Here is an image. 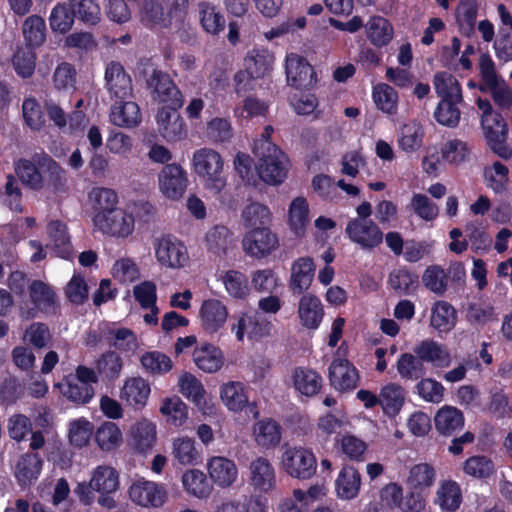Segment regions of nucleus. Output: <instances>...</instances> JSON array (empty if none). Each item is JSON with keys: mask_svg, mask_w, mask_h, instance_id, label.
<instances>
[{"mask_svg": "<svg viewBox=\"0 0 512 512\" xmlns=\"http://www.w3.org/2000/svg\"><path fill=\"white\" fill-rule=\"evenodd\" d=\"M15 173L21 183L31 190H56L65 183L64 169L50 156L35 155L15 163Z\"/></svg>", "mask_w": 512, "mask_h": 512, "instance_id": "nucleus-1", "label": "nucleus"}, {"mask_svg": "<svg viewBox=\"0 0 512 512\" xmlns=\"http://www.w3.org/2000/svg\"><path fill=\"white\" fill-rule=\"evenodd\" d=\"M193 168L202 180L204 187L214 195H219L227 185L224 174V160L219 152L211 148H201L193 153Z\"/></svg>", "mask_w": 512, "mask_h": 512, "instance_id": "nucleus-2", "label": "nucleus"}, {"mask_svg": "<svg viewBox=\"0 0 512 512\" xmlns=\"http://www.w3.org/2000/svg\"><path fill=\"white\" fill-rule=\"evenodd\" d=\"M256 171L259 178L266 184L277 186L284 182L288 173V159L275 145L264 143L259 146Z\"/></svg>", "mask_w": 512, "mask_h": 512, "instance_id": "nucleus-3", "label": "nucleus"}, {"mask_svg": "<svg viewBox=\"0 0 512 512\" xmlns=\"http://www.w3.org/2000/svg\"><path fill=\"white\" fill-rule=\"evenodd\" d=\"M280 464L287 475L300 480L310 479L317 470V459L314 453L303 446L285 445Z\"/></svg>", "mask_w": 512, "mask_h": 512, "instance_id": "nucleus-4", "label": "nucleus"}, {"mask_svg": "<svg viewBox=\"0 0 512 512\" xmlns=\"http://www.w3.org/2000/svg\"><path fill=\"white\" fill-rule=\"evenodd\" d=\"M153 249L159 265L167 269L179 270L189 263L190 257L186 245L175 237L156 238Z\"/></svg>", "mask_w": 512, "mask_h": 512, "instance_id": "nucleus-5", "label": "nucleus"}, {"mask_svg": "<svg viewBox=\"0 0 512 512\" xmlns=\"http://www.w3.org/2000/svg\"><path fill=\"white\" fill-rule=\"evenodd\" d=\"M247 481L256 493L273 492L277 487V474L272 462L264 456L253 458L247 466Z\"/></svg>", "mask_w": 512, "mask_h": 512, "instance_id": "nucleus-6", "label": "nucleus"}, {"mask_svg": "<svg viewBox=\"0 0 512 512\" xmlns=\"http://www.w3.org/2000/svg\"><path fill=\"white\" fill-rule=\"evenodd\" d=\"M242 248L246 255L255 259H264L279 248V239L268 227H256L243 237Z\"/></svg>", "mask_w": 512, "mask_h": 512, "instance_id": "nucleus-7", "label": "nucleus"}, {"mask_svg": "<svg viewBox=\"0 0 512 512\" xmlns=\"http://www.w3.org/2000/svg\"><path fill=\"white\" fill-rule=\"evenodd\" d=\"M346 234L349 239L364 250H372L378 247L384 234L378 224L371 219L354 218L347 223Z\"/></svg>", "mask_w": 512, "mask_h": 512, "instance_id": "nucleus-8", "label": "nucleus"}, {"mask_svg": "<svg viewBox=\"0 0 512 512\" xmlns=\"http://www.w3.org/2000/svg\"><path fill=\"white\" fill-rule=\"evenodd\" d=\"M228 316L227 306L222 300L216 298L205 299L198 311L200 327L209 336H214L223 330Z\"/></svg>", "mask_w": 512, "mask_h": 512, "instance_id": "nucleus-9", "label": "nucleus"}, {"mask_svg": "<svg viewBox=\"0 0 512 512\" xmlns=\"http://www.w3.org/2000/svg\"><path fill=\"white\" fill-rule=\"evenodd\" d=\"M274 55L267 49L255 48L251 50L245 58V72H238L235 75L236 92L241 93L246 89L242 86L248 76L252 78L265 77L272 70Z\"/></svg>", "mask_w": 512, "mask_h": 512, "instance_id": "nucleus-10", "label": "nucleus"}, {"mask_svg": "<svg viewBox=\"0 0 512 512\" xmlns=\"http://www.w3.org/2000/svg\"><path fill=\"white\" fill-rule=\"evenodd\" d=\"M147 85L152 90L153 100L165 104L166 108H180L183 105L181 92L168 74L154 70Z\"/></svg>", "mask_w": 512, "mask_h": 512, "instance_id": "nucleus-11", "label": "nucleus"}, {"mask_svg": "<svg viewBox=\"0 0 512 512\" xmlns=\"http://www.w3.org/2000/svg\"><path fill=\"white\" fill-rule=\"evenodd\" d=\"M481 125L490 148L499 157L508 159L512 150L506 145L507 124L499 113L481 116Z\"/></svg>", "mask_w": 512, "mask_h": 512, "instance_id": "nucleus-12", "label": "nucleus"}, {"mask_svg": "<svg viewBox=\"0 0 512 512\" xmlns=\"http://www.w3.org/2000/svg\"><path fill=\"white\" fill-rule=\"evenodd\" d=\"M205 468L212 485L220 489H229L238 481V466L228 457L211 456L207 459Z\"/></svg>", "mask_w": 512, "mask_h": 512, "instance_id": "nucleus-13", "label": "nucleus"}, {"mask_svg": "<svg viewBox=\"0 0 512 512\" xmlns=\"http://www.w3.org/2000/svg\"><path fill=\"white\" fill-rule=\"evenodd\" d=\"M95 229L115 238H127L134 231V217L125 208H117L93 223Z\"/></svg>", "mask_w": 512, "mask_h": 512, "instance_id": "nucleus-14", "label": "nucleus"}, {"mask_svg": "<svg viewBox=\"0 0 512 512\" xmlns=\"http://www.w3.org/2000/svg\"><path fill=\"white\" fill-rule=\"evenodd\" d=\"M105 87L110 98L115 101H124L133 97V84L131 76L118 62H110L105 69Z\"/></svg>", "mask_w": 512, "mask_h": 512, "instance_id": "nucleus-15", "label": "nucleus"}, {"mask_svg": "<svg viewBox=\"0 0 512 512\" xmlns=\"http://www.w3.org/2000/svg\"><path fill=\"white\" fill-rule=\"evenodd\" d=\"M179 392L204 414L212 415L215 405L211 398L206 396V390L201 381L189 372H183L178 379Z\"/></svg>", "mask_w": 512, "mask_h": 512, "instance_id": "nucleus-16", "label": "nucleus"}, {"mask_svg": "<svg viewBox=\"0 0 512 512\" xmlns=\"http://www.w3.org/2000/svg\"><path fill=\"white\" fill-rule=\"evenodd\" d=\"M130 499L143 507H161L167 500V491L162 484L141 479L129 488Z\"/></svg>", "mask_w": 512, "mask_h": 512, "instance_id": "nucleus-17", "label": "nucleus"}, {"mask_svg": "<svg viewBox=\"0 0 512 512\" xmlns=\"http://www.w3.org/2000/svg\"><path fill=\"white\" fill-rule=\"evenodd\" d=\"M187 175L180 165L167 164L158 175L161 193L170 200H179L187 187Z\"/></svg>", "mask_w": 512, "mask_h": 512, "instance_id": "nucleus-18", "label": "nucleus"}, {"mask_svg": "<svg viewBox=\"0 0 512 512\" xmlns=\"http://www.w3.org/2000/svg\"><path fill=\"white\" fill-rule=\"evenodd\" d=\"M329 380L338 391H350L356 388L359 381L357 369L345 358L340 356V349L329 367Z\"/></svg>", "mask_w": 512, "mask_h": 512, "instance_id": "nucleus-19", "label": "nucleus"}, {"mask_svg": "<svg viewBox=\"0 0 512 512\" xmlns=\"http://www.w3.org/2000/svg\"><path fill=\"white\" fill-rule=\"evenodd\" d=\"M286 76L289 85L298 89L310 88L316 83L313 67L304 57L295 53L286 57Z\"/></svg>", "mask_w": 512, "mask_h": 512, "instance_id": "nucleus-20", "label": "nucleus"}, {"mask_svg": "<svg viewBox=\"0 0 512 512\" xmlns=\"http://www.w3.org/2000/svg\"><path fill=\"white\" fill-rule=\"evenodd\" d=\"M151 393L147 380L142 377L127 378L120 389L119 398L135 410L145 407Z\"/></svg>", "mask_w": 512, "mask_h": 512, "instance_id": "nucleus-21", "label": "nucleus"}, {"mask_svg": "<svg viewBox=\"0 0 512 512\" xmlns=\"http://www.w3.org/2000/svg\"><path fill=\"white\" fill-rule=\"evenodd\" d=\"M297 314L304 328L316 330L324 318V306L316 295L304 293L299 299Z\"/></svg>", "mask_w": 512, "mask_h": 512, "instance_id": "nucleus-22", "label": "nucleus"}, {"mask_svg": "<svg viewBox=\"0 0 512 512\" xmlns=\"http://www.w3.org/2000/svg\"><path fill=\"white\" fill-rule=\"evenodd\" d=\"M282 431L278 422L271 418H264L252 425L251 435L257 447L270 450L280 444Z\"/></svg>", "mask_w": 512, "mask_h": 512, "instance_id": "nucleus-23", "label": "nucleus"}, {"mask_svg": "<svg viewBox=\"0 0 512 512\" xmlns=\"http://www.w3.org/2000/svg\"><path fill=\"white\" fill-rule=\"evenodd\" d=\"M177 109L162 108L157 114L158 131L170 142L179 141L186 136L185 123Z\"/></svg>", "mask_w": 512, "mask_h": 512, "instance_id": "nucleus-24", "label": "nucleus"}, {"mask_svg": "<svg viewBox=\"0 0 512 512\" xmlns=\"http://www.w3.org/2000/svg\"><path fill=\"white\" fill-rule=\"evenodd\" d=\"M315 275L314 261L310 257H301L295 260L291 266V274L288 282L290 291L293 294H303L307 291Z\"/></svg>", "mask_w": 512, "mask_h": 512, "instance_id": "nucleus-25", "label": "nucleus"}, {"mask_svg": "<svg viewBox=\"0 0 512 512\" xmlns=\"http://www.w3.org/2000/svg\"><path fill=\"white\" fill-rule=\"evenodd\" d=\"M414 353L422 363H430L437 368H446L451 365L452 357L446 345L432 339L421 341L414 348Z\"/></svg>", "mask_w": 512, "mask_h": 512, "instance_id": "nucleus-26", "label": "nucleus"}, {"mask_svg": "<svg viewBox=\"0 0 512 512\" xmlns=\"http://www.w3.org/2000/svg\"><path fill=\"white\" fill-rule=\"evenodd\" d=\"M131 445L139 453L146 454L152 450L157 440L155 423L142 418L130 428Z\"/></svg>", "mask_w": 512, "mask_h": 512, "instance_id": "nucleus-27", "label": "nucleus"}, {"mask_svg": "<svg viewBox=\"0 0 512 512\" xmlns=\"http://www.w3.org/2000/svg\"><path fill=\"white\" fill-rule=\"evenodd\" d=\"M406 396V390L398 383L389 382L383 385L379 392L383 414L389 418H395L402 410Z\"/></svg>", "mask_w": 512, "mask_h": 512, "instance_id": "nucleus-28", "label": "nucleus"}, {"mask_svg": "<svg viewBox=\"0 0 512 512\" xmlns=\"http://www.w3.org/2000/svg\"><path fill=\"white\" fill-rule=\"evenodd\" d=\"M271 325L259 323L255 317L246 313H240L234 317L231 324V331L235 334L238 341H243L245 336L248 338H260L270 334Z\"/></svg>", "mask_w": 512, "mask_h": 512, "instance_id": "nucleus-29", "label": "nucleus"}, {"mask_svg": "<svg viewBox=\"0 0 512 512\" xmlns=\"http://www.w3.org/2000/svg\"><path fill=\"white\" fill-rule=\"evenodd\" d=\"M50 245L57 256L68 259L73 254V246L67 225L60 220H51L46 227Z\"/></svg>", "mask_w": 512, "mask_h": 512, "instance_id": "nucleus-30", "label": "nucleus"}, {"mask_svg": "<svg viewBox=\"0 0 512 512\" xmlns=\"http://www.w3.org/2000/svg\"><path fill=\"white\" fill-rule=\"evenodd\" d=\"M361 474L353 466H344L335 480L336 496L341 500L355 499L361 489Z\"/></svg>", "mask_w": 512, "mask_h": 512, "instance_id": "nucleus-31", "label": "nucleus"}, {"mask_svg": "<svg viewBox=\"0 0 512 512\" xmlns=\"http://www.w3.org/2000/svg\"><path fill=\"white\" fill-rule=\"evenodd\" d=\"M181 483L186 493L197 499H207L213 491L208 475L199 469L186 470L181 477Z\"/></svg>", "mask_w": 512, "mask_h": 512, "instance_id": "nucleus-32", "label": "nucleus"}, {"mask_svg": "<svg viewBox=\"0 0 512 512\" xmlns=\"http://www.w3.org/2000/svg\"><path fill=\"white\" fill-rule=\"evenodd\" d=\"M110 121L112 124L122 128H133L141 122V112L138 104L134 101H115L111 107Z\"/></svg>", "mask_w": 512, "mask_h": 512, "instance_id": "nucleus-33", "label": "nucleus"}, {"mask_svg": "<svg viewBox=\"0 0 512 512\" xmlns=\"http://www.w3.org/2000/svg\"><path fill=\"white\" fill-rule=\"evenodd\" d=\"M89 201L93 209V223L119 208L118 195L115 190L106 187H95L89 193Z\"/></svg>", "mask_w": 512, "mask_h": 512, "instance_id": "nucleus-34", "label": "nucleus"}, {"mask_svg": "<svg viewBox=\"0 0 512 512\" xmlns=\"http://www.w3.org/2000/svg\"><path fill=\"white\" fill-rule=\"evenodd\" d=\"M193 360L200 370L206 373H215L222 368L224 355L215 345L205 343L194 349Z\"/></svg>", "mask_w": 512, "mask_h": 512, "instance_id": "nucleus-35", "label": "nucleus"}, {"mask_svg": "<svg viewBox=\"0 0 512 512\" xmlns=\"http://www.w3.org/2000/svg\"><path fill=\"white\" fill-rule=\"evenodd\" d=\"M310 223V209L305 197L294 198L288 207L287 224L297 236H303Z\"/></svg>", "mask_w": 512, "mask_h": 512, "instance_id": "nucleus-36", "label": "nucleus"}, {"mask_svg": "<svg viewBox=\"0 0 512 512\" xmlns=\"http://www.w3.org/2000/svg\"><path fill=\"white\" fill-rule=\"evenodd\" d=\"M89 487L101 494H111L119 487V474L109 465H99L91 473Z\"/></svg>", "mask_w": 512, "mask_h": 512, "instance_id": "nucleus-37", "label": "nucleus"}, {"mask_svg": "<svg viewBox=\"0 0 512 512\" xmlns=\"http://www.w3.org/2000/svg\"><path fill=\"white\" fill-rule=\"evenodd\" d=\"M457 322V311L448 302L443 300L436 301L430 314V325L439 333L451 331Z\"/></svg>", "mask_w": 512, "mask_h": 512, "instance_id": "nucleus-38", "label": "nucleus"}, {"mask_svg": "<svg viewBox=\"0 0 512 512\" xmlns=\"http://www.w3.org/2000/svg\"><path fill=\"white\" fill-rule=\"evenodd\" d=\"M220 399L224 406L232 412L242 411L249 403L246 389L238 381L222 384L220 387Z\"/></svg>", "mask_w": 512, "mask_h": 512, "instance_id": "nucleus-39", "label": "nucleus"}, {"mask_svg": "<svg viewBox=\"0 0 512 512\" xmlns=\"http://www.w3.org/2000/svg\"><path fill=\"white\" fill-rule=\"evenodd\" d=\"M159 412L167 424L177 428L188 420V406L178 396L163 398Z\"/></svg>", "mask_w": 512, "mask_h": 512, "instance_id": "nucleus-40", "label": "nucleus"}, {"mask_svg": "<svg viewBox=\"0 0 512 512\" xmlns=\"http://www.w3.org/2000/svg\"><path fill=\"white\" fill-rule=\"evenodd\" d=\"M462 502V493L460 486L452 480H444L439 483L436 490L435 504L442 511L454 512Z\"/></svg>", "mask_w": 512, "mask_h": 512, "instance_id": "nucleus-41", "label": "nucleus"}, {"mask_svg": "<svg viewBox=\"0 0 512 512\" xmlns=\"http://www.w3.org/2000/svg\"><path fill=\"white\" fill-rule=\"evenodd\" d=\"M437 431L451 435L464 426L463 413L456 407L445 405L438 410L434 418Z\"/></svg>", "mask_w": 512, "mask_h": 512, "instance_id": "nucleus-42", "label": "nucleus"}, {"mask_svg": "<svg viewBox=\"0 0 512 512\" xmlns=\"http://www.w3.org/2000/svg\"><path fill=\"white\" fill-rule=\"evenodd\" d=\"M423 137L421 124L415 120L409 121L400 127L398 146L405 153L412 154L422 146Z\"/></svg>", "mask_w": 512, "mask_h": 512, "instance_id": "nucleus-43", "label": "nucleus"}, {"mask_svg": "<svg viewBox=\"0 0 512 512\" xmlns=\"http://www.w3.org/2000/svg\"><path fill=\"white\" fill-rule=\"evenodd\" d=\"M42 469V460L38 454L27 453L18 461L15 468V477L23 486L31 485L36 481Z\"/></svg>", "mask_w": 512, "mask_h": 512, "instance_id": "nucleus-44", "label": "nucleus"}, {"mask_svg": "<svg viewBox=\"0 0 512 512\" xmlns=\"http://www.w3.org/2000/svg\"><path fill=\"white\" fill-rule=\"evenodd\" d=\"M435 480L434 466L424 462L415 464L409 469L406 484L412 490L424 491L432 487Z\"/></svg>", "mask_w": 512, "mask_h": 512, "instance_id": "nucleus-45", "label": "nucleus"}, {"mask_svg": "<svg viewBox=\"0 0 512 512\" xmlns=\"http://www.w3.org/2000/svg\"><path fill=\"white\" fill-rule=\"evenodd\" d=\"M295 389L302 395L313 396L317 394L322 386L321 376L312 369L299 367L292 375Z\"/></svg>", "mask_w": 512, "mask_h": 512, "instance_id": "nucleus-46", "label": "nucleus"}, {"mask_svg": "<svg viewBox=\"0 0 512 512\" xmlns=\"http://www.w3.org/2000/svg\"><path fill=\"white\" fill-rule=\"evenodd\" d=\"M95 441L100 450L110 452L123 443V434L116 423L105 421L96 429Z\"/></svg>", "mask_w": 512, "mask_h": 512, "instance_id": "nucleus-47", "label": "nucleus"}, {"mask_svg": "<svg viewBox=\"0 0 512 512\" xmlns=\"http://www.w3.org/2000/svg\"><path fill=\"white\" fill-rule=\"evenodd\" d=\"M59 388L65 398L81 405L90 402L95 393L92 386L76 381L71 376H66L59 384Z\"/></svg>", "mask_w": 512, "mask_h": 512, "instance_id": "nucleus-48", "label": "nucleus"}, {"mask_svg": "<svg viewBox=\"0 0 512 512\" xmlns=\"http://www.w3.org/2000/svg\"><path fill=\"white\" fill-rule=\"evenodd\" d=\"M433 85L441 100L463 101L462 90L456 77L448 72H438L434 75Z\"/></svg>", "mask_w": 512, "mask_h": 512, "instance_id": "nucleus-49", "label": "nucleus"}, {"mask_svg": "<svg viewBox=\"0 0 512 512\" xmlns=\"http://www.w3.org/2000/svg\"><path fill=\"white\" fill-rule=\"evenodd\" d=\"M421 280L424 287L437 296H443L448 290L449 274L440 265L428 266Z\"/></svg>", "mask_w": 512, "mask_h": 512, "instance_id": "nucleus-50", "label": "nucleus"}, {"mask_svg": "<svg viewBox=\"0 0 512 512\" xmlns=\"http://www.w3.org/2000/svg\"><path fill=\"white\" fill-rule=\"evenodd\" d=\"M207 249L217 256H223L233 244L232 233L224 226H215L206 234Z\"/></svg>", "mask_w": 512, "mask_h": 512, "instance_id": "nucleus-51", "label": "nucleus"}, {"mask_svg": "<svg viewBox=\"0 0 512 512\" xmlns=\"http://www.w3.org/2000/svg\"><path fill=\"white\" fill-rule=\"evenodd\" d=\"M373 101L383 113L394 115L397 113L399 97L397 92L388 84L380 83L373 88Z\"/></svg>", "mask_w": 512, "mask_h": 512, "instance_id": "nucleus-52", "label": "nucleus"}, {"mask_svg": "<svg viewBox=\"0 0 512 512\" xmlns=\"http://www.w3.org/2000/svg\"><path fill=\"white\" fill-rule=\"evenodd\" d=\"M367 37L376 46L387 45L393 37V28L387 19L372 17L366 25Z\"/></svg>", "mask_w": 512, "mask_h": 512, "instance_id": "nucleus-53", "label": "nucleus"}, {"mask_svg": "<svg viewBox=\"0 0 512 512\" xmlns=\"http://www.w3.org/2000/svg\"><path fill=\"white\" fill-rule=\"evenodd\" d=\"M69 8L75 18L87 25H95L101 19V9L95 0H69Z\"/></svg>", "mask_w": 512, "mask_h": 512, "instance_id": "nucleus-54", "label": "nucleus"}, {"mask_svg": "<svg viewBox=\"0 0 512 512\" xmlns=\"http://www.w3.org/2000/svg\"><path fill=\"white\" fill-rule=\"evenodd\" d=\"M31 301L36 307L43 311H49L55 308L56 295L51 286L47 283L35 280L29 287Z\"/></svg>", "mask_w": 512, "mask_h": 512, "instance_id": "nucleus-55", "label": "nucleus"}, {"mask_svg": "<svg viewBox=\"0 0 512 512\" xmlns=\"http://www.w3.org/2000/svg\"><path fill=\"white\" fill-rule=\"evenodd\" d=\"M172 455L181 465H192L199 459L195 441L187 436L177 437L173 440Z\"/></svg>", "mask_w": 512, "mask_h": 512, "instance_id": "nucleus-56", "label": "nucleus"}, {"mask_svg": "<svg viewBox=\"0 0 512 512\" xmlns=\"http://www.w3.org/2000/svg\"><path fill=\"white\" fill-rule=\"evenodd\" d=\"M107 339L112 346L124 352L135 353L140 348L137 336L128 328H110Z\"/></svg>", "mask_w": 512, "mask_h": 512, "instance_id": "nucleus-57", "label": "nucleus"}, {"mask_svg": "<svg viewBox=\"0 0 512 512\" xmlns=\"http://www.w3.org/2000/svg\"><path fill=\"white\" fill-rule=\"evenodd\" d=\"M74 13L68 3H57L51 10L49 25L52 31L61 34L67 33L74 24Z\"/></svg>", "mask_w": 512, "mask_h": 512, "instance_id": "nucleus-58", "label": "nucleus"}, {"mask_svg": "<svg viewBox=\"0 0 512 512\" xmlns=\"http://www.w3.org/2000/svg\"><path fill=\"white\" fill-rule=\"evenodd\" d=\"M397 372L403 379L417 380L425 375L426 370L416 354L403 353L397 361Z\"/></svg>", "mask_w": 512, "mask_h": 512, "instance_id": "nucleus-59", "label": "nucleus"}, {"mask_svg": "<svg viewBox=\"0 0 512 512\" xmlns=\"http://www.w3.org/2000/svg\"><path fill=\"white\" fill-rule=\"evenodd\" d=\"M242 219L244 223L252 228L266 227L272 220V212L268 206L253 202L247 205L242 211Z\"/></svg>", "mask_w": 512, "mask_h": 512, "instance_id": "nucleus-60", "label": "nucleus"}, {"mask_svg": "<svg viewBox=\"0 0 512 512\" xmlns=\"http://www.w3.org/2000/svg\"><path fill=\"white\" fill-rule=\"evenodd\" d=\"M95 367L99 375H103L109 380H115L120 376L123 360L117 352L107 351L96 360Z\"/></svg>", "mask_w": 512, "mask_h": 512, "instance_id": "nucleus-61", "label": "nucleus"}, {"mask_svg": "<svg viewBox=\"0 0 512 512\" xmlns=\"http://www.w3.org/2000/svg\"><path fill=\"white\" fill-rule=\"evenodd\" d=\"M140 363L143 369L152 375L165 374L173 367L172 360L159 351L145 352L140 358Z\"/></svg>", "mask_w": 512, "mask_h": 512, "instance_id": "nucleus-62", "label": "nucleus"}, {"mask_svg": "<svg viewBox=\"0 0 512 512\" xmlns=\"http://www.w3.org/2000/svg\"><path fill=\"white\" fill-rule=\"evenodd\" d=\"M199 17L203 29L209 34L217 35L225 27L224 17L209 3L199 4Z\"/></svg>", "mask_w": 512, "mask_h": 512, "instance_id": "nucleus-63", "label": "nucleus"}, {"mask_svg": "<svg viewBox=\"0 0 512 512\" xmlns=\"http://www.w3.org/2000/svg\"><path fill=\"white\" fill-rule=\"evenodd\" d=\"M463 101L441 100L434 112L436 121L447 127H456L460 121L461 112L458 107Z\"/></svg>", "mask_w": 512, "mask_h": 512, "instance_id": "nucleus-64", "label": "nucleus"}]
</instances>
